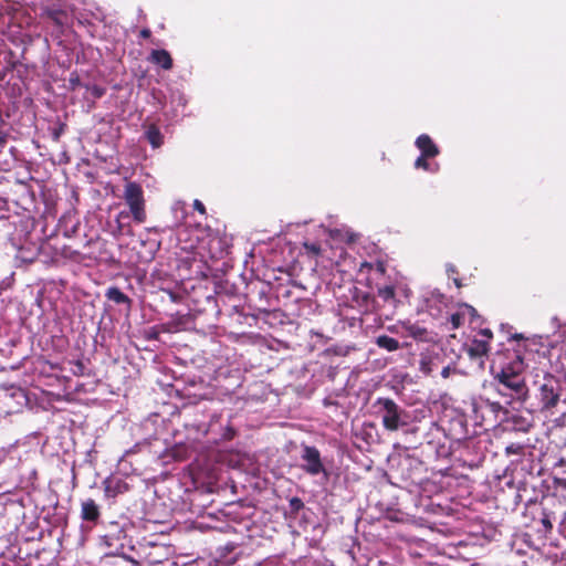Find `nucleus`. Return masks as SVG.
<instances>
[{"label":"nucleus","instance_id":"nucleus-1","mask_svg":"<svg viewBox=\"0 0 566 566\" xmlns=\"http://www.w3.org/2000/svg\"><path fill=\"white\" fill-rule=\"evenodd\" d=\"M523 369V359L518 355H515L514 359L510 364L502 366L500 371L494 376L496 380V391L509 398L507 402L512 400L522 401L526 398L527 388L522 375Z\"/></svg>","mask_w":566,"mask_h":566},{"label":"nucleus","instance_id":"nucleus-2","mask_svg":"<svg viewBox=\"0 0 566 566\" xmlns=\"http://www.w3.org/2000/svg\"><path fill=\"white\" fill-rule=\"evenodd\" d=\"M555 533H513L511 539V549L517 554H526L527 548L533 549L544 556H557V537Z\"/></svg>","mask_w":566,"mask_h":566},{"label":"nucleus","instance_id":"nucleus-3","mask_svg":"<svg viewBox=\"0 0 566 566\" xmlns=\"http://www.w3.org/2000/svg\"><path fill=\"white\" fill-rule=\"evenodd\" d=\"M536 399L543 412L552 416L560 411V407L566 405V390L563 381L554 375L545 374L537 388Z\"/></svg>","mask_w":566,"mask_h":566},{"label":"nucleus","instance_id":"nucleus-4","mask_svg":"<svg viewBox=\"0 0 566 566\" xmlns=\"http://www.w3.org/2000/svg\"><path fill=\"white\" fill-rule=\"evenodd\" d=\"M375 413L388 431H398L409 424L408 411L388 397H378L374 402Z\"/></svg>","mask_w":566,"mask_h":566},{"label":"nucleus","instance_id":"nucleus-5","mask_svg":"<svg viewBox=\"0 0 566 566\" xmlns=\"http://www.w3.org/2000/svg\"><path fill=\"white\" fill-rule=\"evenodd\" d=\"M301 469L311 476L323 475L328 479L329 473L323 462L319 450L314 446L301 444Z\"/></svg>","mask_w":566,"mask_h":566},{"label":"nucleus","instance_id":"nucleus-6","mask_svg":"<svg viewBox=\"0 0 566 566\" xmlns=\"http://www.w3.org/2000/svg\"><path fill=\"white\" fill-rule=\"evenodd\" d=\"M124 199L129 207L134 220L143 223L146 220L144 191L139 184L129 181L125 185Z\"/></svg>","mask_w":566,"mask_h":566},{"label":"nucleus","instance_id":"nucleus-7","mask_svg":"<svg viewBox=\"0 0 566 566\" xmlns=\"http://www.w3.org/2000/svg\"><path fill=\"white\" fill-rule=\"evenodd\" d=\"M448 307V298L438 290L422 292L417 307L418 313H428L433 318H439Z\"/></svg>","mask_w":566,"mask_h":566},{"label":"nucleus","instance_id":"nucleus-8","mask_svg":"<svg viewBox=\"0 0 566 566\" xmlns=\"http://www.w3.org/2000/svg\"><path fill=\"white\" fill-rule=\"evenodd\" d=\"M387 329L397 334L401 337H410L415 340H424L427 339V329L419 325L418 323H413L410 319L398 321L392 325H389Z\"/></svg>","mask_w":566,"mask_h":566},{"label":"nucleus","instance_id":"nucleus-9","mask_svg":"<svg viewBox=\"0 0 566 566\" xmlns=\"http://www.w3.org/2000/svg\"><path fill=\"white\" fill-rule=\"evenodd\" d=\"M472 409L476 418L490 421L496 420L499 415L503 412V407L500 402L491 401L483 397L473 399Z\"/></svg>","mask_w":566,"mask_h":566},{"label":"nucleus","instance_id":"nucleus-10","mask_svg":"<svg viewBox=\"0 0 566 566\" xmlns=\"http://www.w3.org/2000/svg\"><path fill=\"white\" fill-rule=\"evenodd\" d=\"M377 294L384 303L390 305L391 307H396L400 302L399 297H409L410 290L406 284L402 283L386 284L377 289Z\"/></svg>","mask_w":566,"mask_h":566},{"label":"nucleus","instance_id":"nucleus-11","mask_svg":"<svg viewBox=\"0 0 566 566\" xmlns=\"http://www.w3.org/2000/svg\"><path fill=\"white\" fill-rule=\"evenodd\" d=\"M526 514H530L533 520V524L527 525L528 527H537L538 525H542L545 528H552L553 523L552 520H556L557 516L549 512H547L541 504L534 503L528 506H526Z\"/></svg>","mask_w":566,"mask_h":566},{"label":"nucleus","instance_id":"nucleus-12","mask_svg":"<svg viewBox=\"0 0 566 566\" xmlns=\"http://www.w3.org/2000/svg\"><path fill=\"white\" fill-rule=\"evenodd\" d=\"M123 543V553H118V556H123L128 559H133L132 553H136L138 557H142L144 555H147V548L148 547H155L157 546V543L154 541H147L146 543H137L134 544L133 539L128 534L126 535L122 534Z\"/></svg>","mask_w":566,"mask_h":566},{"label":"nucleus","instance_id":"nucleus-13","mask_svg":"<svg viewBox=\"0 0 566 566\" xmlns=\"http://www.w3.org/2000/svg\"><path fill=\"white\" fill-rule=\"evenodd\" d=\"M18 533H9L7 536H4L6 542L10 543V545L7 547L8 554L21 559H24L32 555V551L25 549L23 551L21 544L29 543L30 541H34L35 537H19Z\"/></svg>","mask_w":566,"mask_h":566},{"label":"nucleus","instance_id":"nucleus-14","mask_svg":"<svg viewBox=\"0 0 566 566\" xmlns=\"http://www.w3.org/2000/svg\"><path fill=\"white\" fill-rule=\"evenodd\" d=\"M122 534L126 533H105L99 536V545L104 549V554L107 556H118V553H123Z\"/></svg>","mask_w":566,"mask_h":566},{"label":"nucleus","instance_id":"nucleus-15","mask_svg":"<svg viewBox=\"0 0 566 566\" xmlns=\"http://www.w3.org/2000/svg\"><path fill=\"white\" fill-rule=\"evenodd\" d=\"M102 484L106 499H115L117 495L128 491V484L122 478L107 476Z\"/></svg>","mask_w":566,"mask_h":566},{"label":"nucleus","instance_id":"nucleus-16","mask_svg":"<svg viewBox=\"0 0 566 566\" xmlns=\"http://www.w3.org/2000/svg\"><path fill=\"white\" fill-rule=\"evenodd\" d=\"M416 146L420 150V155L427 157H436L439 155L440 150L438 146L433 143L431 137L427 134H421L416 139Z\"/></svg>","mask_w":566,"mask_h":566},{"label":"nucleus","instance_id":"nucleus-17","mask_svg":"<svg viewBox=\"0 0 566 566\" xmlns=\"http://www.w3.org/2000/svg\"><path fill=\"white\" fill-rule=\"evenodd\" d=\"M476 316V311L474 307H472L469 304H462L459 310L451 314L450 322L452 324V328L455 329L459 326H461L467 317L470 318V322L472 323V319Z\"/></svg>","mask_w":566,"mask_h":566},{"label":"nucleus","instance_id":"nucleus-18","mask_svg":"<svg viewBox=\"0 0 566 566\" xmlns=\"http://www.w3.org/2000/svg\"><path fill=\"white\" fill-rule=\"evenodd\" d=\"M99 506L96 504L94 500L87 499L82 502L81 517L83 521L96 525V522L99 518Z\"/></svg>","mask_w":566,"mask_h":566},{"label":"nucleus","instance_id":"nucleus-19","mask_svg":"<svg viewBox=\"0 0 566 566\" xmlns=\"http://www.w3.org/2000/svg\"><path fill=\"white\" fill-rule=\"evenodd\" d=\"M148 60L164 70H170L172 67V59L169 52L164 49L153 50Z\"/></svg>","mask_w":566,"mask_h":566},{"label":"nucleus","instance_id":"nucleus-20","mask_svg":"<svg viewBox=\"0 0 566 566\" xmlns=\"http://www.w3.org/2000/svg\"><path fill=\"white\" fill-rule=\"evenodd\" d=\"M489 340L479 336L474 337L468 348V353L471 357H482L489 350Z\"/></svg>","mask_w":566,"mask_h":566},{"label":"nucleus","instance_id":"nucleus-21","mask_svg":"<svg viewBox=\"0 0 566 566\" xmlns=\"http://www.w3.org/2000/svg\"><path fill=\"white\" fill-rule=\"evenodd\" d=\"M41 17L50 19L57 27H63L65 11L56 7H44Z\"/></svg>","mask_w":566,"mask_h":566},{"label":"nucleus","instance_id":"nucleus-22","mask_svg":"<svg viewBox=\"0 0 566 566\" xmlns=\"http://www.w3.org/2000/svg\"><path fill=\"white\" fill-rule=\"evenodd\" d=\"M105 296L107 300L116 303V304H126L129 308L132 305V300L123 293L117 286H111L106 290Z\"/></svg>","mask_w":566,"mask_h":566},{"label":"nucleus","instance_id":"nucleus-23","mask_svg":"<svg viewBox=\"0 0 566 566\" xmlns=\"http://www.w3.org/2000/svg\"><path fill=\"white\" fill-rule=\"evenodd\" d=\"M343 549L352 557V559L356 560L357 555L361 552V545L358 542L357 537L347 536L343 542Z\"/></svg>","mask_w":566,"mask_h":566},{"label":"nucleus","instance_id":"nucleus-24","mask_svg":"<svg viewBox=\"0 0 566 566\" xmlns=\"http://www.w3.org/2000/svg\"><path fill=\"white\" fill-rule=\"evenodd\" d=\"M375 344L387 352H396L400 348L399 342L388 335H379L375 339Z\"/></svg>","mask_w":566,"mask_h":566},{"label":"nucleus","instance_id":"nucleus-25","mask_svg":"<svg viewBox=\"0 0 566 566\" xmlns=\"http://www.w3.org/2000/svg\"><path fill=\"white\" fill-rule=\"evenodd\" d=\"M145 137L154 148H158L163 145L164 136L156 125H150L146 129Z\"/></svg>","mask_w":566,"mask_h":566},{"label":"nucleus","instance_id":"nucleus-26","mask_svg":"<svg viewBox=\"0 0 566 566\" xmlns=\"http://www.w3.org/2000/svg\"><path fill=\"white\" fill-rule=\"evenodd\" d=\"M430 157H427V156H422L420 155L416 161H415V167L417 169H423L426 171H429V172H437L439 171V164L438 163H429L428 159Z\"/></svg>","mask_w":566,"mask_h":566},{"label":"nucleus","instance_id":"nucleus-27","mask_svg":"<svg viewBox=\"0 0 566 566\" xmlns=\"http://www.w3.org/2000/svg\"><path fill=\"white\" fill-rule=\"evenodd\" d=\"M303 248L307 255L317 258L321 255L322 252V245L318 241H310L305 240L303 242Z\"/></svg>","mask_w":566,"mask_h":566},{"label":"nucleus","instance_id":"nucleus-28","mask_svg":"<svg viewBox=\"0 0 566 566\" xmlns=\"http://www.w3.org/2000/svg\"><path fill=\"white\" fill-rule=\"evenodd\" d=\"M364 269H368L369 271L375 272L377 274H384L386 270L385 264L380 261H377L375 263L364 262L360 266V270L363 271Z\"/></svg>","mask_w":566,"mask_h":566},{"label":"nucleus","instance_id":"nucleus-29","mask_svg":"<svg viewBox=\"0 0 566 566\" xmlns=\"http://www.w3.org/2000/svg\"><path fill=\"white\" fill-rule=\"evenodd\" d=\"M479 539V533H469V538L467 541H459L455 547H463L467 548L471 546L472 548L475 547V542Z\"/></svg>","mask_w":566,"mask_h":566},{"label":"nucleus","instance_id":"nucleus-30","mask_svg":"<svg viewBox=\"0 0 566 566\" xmlns=\"http://www.w3.org/2000/svg\"><path fill=\"white\" fill-rule=\"evenodd\" d=\"M289 506L291 512L297 513L304 507V502L300 497L293 496L289 500Z\"/></svg>","mask_w":566,"mask_h":566},{"label":"nucleus","instance_id":"nucleus-31","mask_svg":"<svg viewBox=\"0 0 566 566\" xmlns=\"http://www.w3.org/2000/svg\"><path fill=\"white\" fill-rule=\"evenodd\" d=\"M507 454H523L524 446L522 443H511L505 448Z\"/></svg>","mask_w":566,"mask_h":566},{"label":"nucleus","instance_id":"nucleus-32","mask_svg":"<svg viewBox=\"0 0 566 566\" xmlns=\"http://www.w3.org/2000/svg\"><path fill=\"white\" fill-rule=\"evenodd\" d=\"M87 91L91 92L94 98H101L105 94V88L98 85L86 86Z\"/></svg>","mask_w":566,"mask_h":566},{"label":"nucleus","instance_id":"nucleus-33","mask_svg":"<svg viewBox=\"0 0 566 566\" xmlns=\"http://www.w3.org/2000/svg\"><path fill=\"white\" fill-rule=\"evenodd\" d=\"M71 371L75 376H84L85 374V366L82 361L77 360L73 363V367L71 368Z\"/></svg>","mask_w":566,"mask_h":566},{"label":"nucleus","instance_id":"nucleus-34","mask_svg":"<svg viewBox=\"0 0 566 566\" xmlns=\"http://www.w3.org/2000/svg\"><path fill=\"white\" fill-rule=\"evenodd\" d=\"M17 258L21 259L24 262H32L34 259V253H27V251L23 248H21L19 250Z\"/></svg>","mask_w":566,"mask_h":566},{"label":"nucleus","instance_id":"nucleus-35","mask_svg":"<svg viewBox=\"0 0 566 566\" xmlns=\"http://www.w3.org/2000/svg\"><path fill=\"white\" fill-rule=\"evenodd\" d=\"M65 124L61 123L56 128H54L51 133L54 142H59L61 135L64 133Z\"/></svg>","mask_w":566,"mask_h":566},{"label":"nucleus","instance_id":"nucleus-36","mask_svg":"<svg viewBox=\"0 0 566 566\" xmlns=\"http://www.w3.org/2000/svg\"><path fill=\"white\" fill-rule=\"evenodd\" d=\"M65 256L70 258L71 260L73 261H82L83 259L81 258V253L75 251V250H66L65 249V253H64Z\"/></svg>","mask_w":566,"mask_h":566},{"label":"nucleus","instance_id":"nucleus-37","mask_svg":"<svg viewBox=\"0 0 566 566\" xmlns=\"http://www.w3.org/2000/svg\"><path fill=\"white\" fill-rule=\"evenodd\" d=\"M233 434H234L233 429L227 424L224 431L220 434V438L223 440H229L233 437Z\"/></svg>","mask_w":566,"mask_h":566},{"label":"nucleus","instance_id":"nucleus-38","mask_svg":"<svg viewBox=\"0 0 566 566\" xmlns=\"http://www.w3.org/2000/svg\"><path fill=\"white\" fill-rule=\"evenodd\" d=\"M558 520V531H566V513H560Z\"/></svg>","mask_w":566,"mask_h":566},{"label":"nucleus","instance_id":"nucleus-39","mask_svg":"<svg viewBox=\"0 0 566 566\" xmlns=\"http://www.w3.org/2000/svg\"><path fill=\"white\" fill-rule=\"evenodd\" d=\"M478 336L481 338H486V340L490 342L493 335L489 328H483L479 332Z\"/></svg>","mask_w":566,"mask_h":566},{"label":"nucleus","instance_id":"nucleus-40","mask_svg":"<svg viewBox=\"0 0 566 566\" xmlns=\"http://www.w3.org/2000/svg\"><path fill=\"white\" fill-rule=\"evenodd\" d=\"M172 97L177 98L179 106H181V107L186 106L187 101H186L185 96L181 93H179V92L174 93Z\"/></svg>","mask_w":566,"mask_h":566},{"label":"nucleus","instance_id":"nucleus-41","mask_svg":"<svg viewBox=\"0 0 566 566\" xmlns=\"http://www.w3.org/2000/svg\"><path fill=\"white\" fill-rule=\"evenodd\" d=\"M402 465H408L409 468H412L413 465H421V463L416 460V459H411V458H407L403 460V462L401 463Z\"/></svg>","mask_w":566,"mask_h":566},{"label":"nucleus","instance_id":"nucleus-42","mask_svg":"<svg viewBox=\"0 0 566 566\" xmlns=\"http://www.w3.org/2000/svg\"><path fill=\"white\" fill-rule=\"evenodd\" d=\"M129 213L126 211H120L116 217V222L118 223V229H122V220L128 218Z\"/></svg>","mask_w":566,"mask_h":566},{"label":"nucleus","instance_id":"nucleus-43","mask_svg":"<svg viewBox=\"0 0 566 566\" xmlns=\"http://www.w3.org/2000/svg\"><path fill=\"white\" fill-rule=\"evenodd\" d=\"M193 207L197 211H199L202 214L206 212V208H205L203 203L198 199H196L193 201Z\"/></svg>","mask_w":566,"mask_h":566},{"label":"nucleus","instance_id":"nucleus-44","mask_svg":"<svg viewBox=\"0 0 566 566\" xmlns=\"http://www.w3.org/2000/svg\"><path fill=\"white\" fill-rule=\"evenodd\" d=\"M70 84H71L72 88H75L77 85H80L81 81H80L78 76H74V77L72 76L70 78Z\"/></svg>","mask_w":566,"mask_h":566},{"label":"nucleus","instance_id":"nucleus-45","mask_svg":"<svg viewBox=\"0 0 566 566\" xmlns=\"http://www.w3.org/2000/svg\"><path fill=\"white\" fill-rule=\"evenodd\" d=\"M451 367L450 366H447V367H443L442 370H441V376L443 378H448L451 374Z\"/></svg>","mask_w":566,"mask_h":566},{"label":"nucleus","instance_id":"nucleus-46","mask_svg":"<svg viewBox=\"0 0 566 566\" xmlns=\"http://www.w3.org/2000/svg\"><path fill=\"white\" fill-rule=\"evenodd\" d=\"M7 143V136L2 132H0V147H3Z\"/></svg>","mask_w":566,"mask_h":566},{"label":"nucleus","instance_id":"nucleus-47","mask_svg":"<svg viewBox=\"0 0 566 566\" xmlns=\"http://www.w3.org/2000/svg\"><path fill=\"white\" fill-rule=\"evenodd\" d=\"M556 484L563 489H566V479H557Z\"/></svg>","mask_w":566,"mask_h":566},{"label":"nucleus","instance_id":"nucleus-48","mask_svg":"<svg viewBox=\"0 0 566 566\" xmlns=\"http://www.w3.org/2000/svg\"><path fill=\"white\" fill-rule=\"evenodd\" d=\"M140 35L143 38H148L150 35V31L147 29L142 30Z\"/></svg>","mask_w":566,"mask_h":566},{"label":"nucleus","instance_id":"nucleus-49","mask_svg":"<svg viewBox=\"0 0 566 566\" xmlns=\"http://www.w3.org/2000/svg\"><path fill=\"white\" fill-rule=\"evenodd\" d=\"M447 271H448L449 273H454V272H455V269H454V266H453L452 264H449V265L447 266Z\"/></svg>","mask_w":566,"mask_h":566},{"label":"nucleus","instance_id":"nucleus-50","mask_svg":"<svg viewBox=\"0 0 566 566\" xmlns=\"http://www.w3.org/2000/svg\"><path fill=\"white\" fill-rule=\"evenodd\" d=\"M17 394L20 395L21 397H24L23 391L20 388L15 389L12 396H15Z\"/></svg>","mask_w":566,"mask_h":566},{"label":"nucleus","instance_id":"nucleus-51","mask_svg":"<svg viewBox=\"0 0 566 566\" xmlns=\"http://www.w3.org/2000/svg\"><path fill=\"white\" fill-rule=\"evenodd\" d=\"M318 229H319V231H321V232H323V233H325V232H326V229H325L323 226H319V227H318Z\"/></svg>","mask_w":566,"mask_h":566},{"label":"nucleus","instance_id":"nucleus-52","mask_svg":"<svg viewBox=\"0 0 566 566\" xmlns=\"http://www.w3.org/2000/svg\"><path fill=\"white\" fill-rule=\"evenodd\" d=\"M454 283H455V285H457L458 287H460V286H461V283H460V281H459L458 279H454Z\"/></svg>","mask_w":566,"mask_h":566},{"label":"nucleus","instance_id":"nucleus-53","mask_svg":"<svg viewBox=\"0 0 566 566\" xmlns=\"http://www.w3.org/2000/svg\"><path fill=\"white\" fill-rule=\"evenodd\" d=\"M213 428H214V423H213V422H211V423H210V427H209V431H212V430H213Z\"/></svg>","mask_w":566,"mask_h":566},{"label":"nucleus","instance_id":"nucleus-54","mask_svg":"<svg viewBox=\"0 0 566 566\" xmlns=\"http://www.w3.org/2000/svg\"><path fill=\"white\" fill-rule=\"evenodd\" d=\"M42 536H43V533H38L36 539L40 541L42 538Z\"/></svg>","mask_w":566,"mask_h":566}]
</instances>
